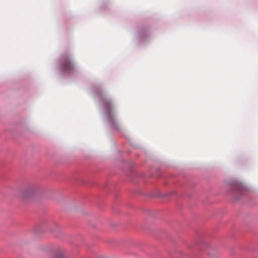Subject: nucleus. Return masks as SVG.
Wrapping results in <instances>:
<instances>
[{
  "label": "nucleus",
  "mask_w": 258,
  "mask_h": 258,
  "mask_svg": "<svg viewBox=\"0 0 258 258\" xmlns=\"http://www.w3.org/2000/svg\"><path fill=\"white\" fill-rule=\"evenodd\" d=\"M40 192V189L38 186L29 185L21 189L18 196L22 201L27 202L36 198Z\"/></svg>",
  "instance_id": "1"
},
{
  "label": "nucleus",
  "mask_w": 258,
  "mask_h": 258,
  "mask_svg": "<svg viewBox=\"0 0 258 258\" xmlns=\"http://www.w3.org/2000/svg\"><path fill=\"white\" fill-rule=\"evenodd\" d=\"M75 69L74 64L68 56H63L61 58L60 69L64 73L73 71Z\"/></svg>",
  "instance_id": "2"
},
{
  "label": "nucleus",
  "mask_w": 258,
  "mask_h": 258,
  "mask_svg": "<svg viewBox=\"0 0 258 258\" xmlns=\"http://www.w3.org/2000/svg\"><path fill=\"white\" fill-rule=\"evenodd\" d=\"M110 110H109H109L107 111V114H108V115H109V114H110Z\"/></svg>",
  "instance_id": "3"
},
{
  "label": "nucleus",
  "mask_w": 258,
  "mask_h": 258,
  "mask_svg": "<svg viewBox=\"0 0 258 258\" xmlns=\"http://www.w3.org/2000/svg\"><path fill=\"white\" fill-rule=\"evenodd\" d=\"M56 258H63V257H57Z\"/></svg>",
  "instance_id": "4"
}]
</instances>
